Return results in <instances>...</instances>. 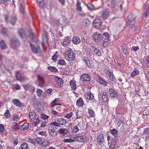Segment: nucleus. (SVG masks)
I'll return each mask as SVG.
<instances>
[{"instance_id": "1", "label": "nucleus", "mask_w": 149, "mask_h": 149, "mask_svg": "<svg viewBox=\"0 0 149 149\" xmlns=\"http://www.w3.org/2000/svg\"><path fill=\"white\" fill-rule=\"evenodd\" d=\"M57 129L53 125H51L49 127L48 131L50 134L52 136H55L57 135V132L56 131Z\"/></svg>"}, {"instance_id": "2", "label": "nucleus", "mask_w": 149, "mask_h": 149, "mask_svg": "<svg viewBox=\"0 0 149 149\" xmlns=\"http://www.w3.org/2000/svg\"><path fill=\"white\" fill-rule=\"evenodd\" d=\"M108 92L111 98H114L118 97V92L115 89L110 88L109 89Z\"/></svg>"}, {"instance_id": "3", "label": "nucleus", "mask_w": 149, "mask_h": 149, "mask_svg": "<svg viewBox=\"0 0 149 149\" xmlns=\"http://www.w3.org/2000/svg\"><path fill=\"white\" fill-rule=\"evenodd\" d=\"M93 38L96 42H98L103 40V38L102 35L99 33H96L93 36Z\"/></svg>"}, {"instance_id": "4", "label": "nucleus", "mask_w": 149, "mask_h": 149, "mask_svg": "<svg viewBox=\"0 0 149 149\" xmlns=\"http://www.w3.org/2000/svg\"><path fill=\"white\" fill-rule=\"evenodd\" d=\"M80 79L82 81H89L91 80V77L88 74H84L80 77Z\"/></svg>"}, {"instance_id": "5", "label": "nucleus", "mask_w": 149, "mask_h": 149, "mask_svg": "<svg viewBox=\"0 0 149 149\" xmlns=\"http://www.w3.org/2000/svg\"><path fill=\"white\" fill-rule=\"evenodd\" d=\"M102 25L101 21L99 19H95L93 22V25L96 29H99Z\"/></svg>"}, {"instance_id": "6", "label": "nucleus", "mask_w": 149, "mask_h": 149, "mask_svg": "<svg viewBox=\"0 0 149 149\" xmlns=\"http://www.w3.org/2000/svg\"><path fill=\"white\" fill-rule=\"evenodd\" d=\"M97 144L99 145L102 144L104 141V135L103 134H100L97 138Z\"/></svg>"}, {"instance_id": "7", "label": "nucleus", "mask_w": 149, "mask_h": 149, "mask_svg": "<svg viewBox=\"0 0 149 149\" xmlns=\"http://www.w3.org/2000/svg\"><path fill=\"white\" fill-rule=\"evenodd\" d=\"M87 138V137L86 136H82L74 137L73 139L77 141L82 142L85 141Z\"/></svg>"}, {"instance_id": "8", "label": "nucleus", "mask_w": 149, "mask_h": 149, "mask_svg": "<svg viewBox=\"0 0 149 149\" xmlns=\"http://www.w3.org/2000/svg\"><path fill=\"white\" fill-rule=\"evenodd\" d=\"M118 131L115 128L111 130L110 133L114 137L113 139H118L119 136L118 134Z\"/></svg>"}, {"instance_id": "9", "label": "nucleus", "mask_w": 149, "mask_h": 149, "mask_svg": "<svg viewBox=\"0 0 149 149\" xmlns=\"http://www.w3.org/2000/svg\"><path fill=\"white\" fill-rule=\"evenodd\" d=\"M67 56L69 60L73 61L75 59V53L71 51H69V53L68 54Z\"/></svg>"}, {"instance_id": "10", "label": "nucleus", "mask_w": 149, "mask_h": 149, "mask_svg": "<svg viewBox=\"0 0 149 149\" xmlns=\"http://www.w3.org/2000/svg\"><path fill=\"white\" fill-rule=\"evenodd\" d=\"M91 47L92 49H91L90 50L92 49L91 51H93V54L99 56H100L101 55V52L99 49L92 46H91Z\"/></svg>"}, {"instance_id": "11", "label": "nucleus", "mask_w": 149, "mask_h": 149, "mask_svg": "<svg viewBox=\"0 0 149 149\" xmlns=\"http://www.w3.org/2000/svg\"><path fill=\"white\" fill-rule=\"evenodd\" d=\"M71 40L69 37L67 36L65 38L62 43V45L65 46L69 45L70 43Z\"/></svg>"}, {"instance_id": "12", "label": "nucleus", "mask_w": 149, "mask_h": 149, "mask_svg": "<svg viewBox=\"0 0 149 149\" xmlns=\"http://www.w3.org/2000/svg\"><path fill=\"white\" fill-rule=\"evenodd\" d=\"M30 46L31 51L33 53L35 54L37 53L38 51L40 50V48L39 47H36L31 43L30 44Z\"/></svg>"}, {"instance_id": "13", "label": "nucleus", "mask_w": 149, "mask_h": 149, "mask_svg": "<svg viewBox=\"0 0 149 149\" xmlns=\"http://www.w3.org/2000/svg\"><path fill=\"white\" fill-rule=\"evenodd\" d=\"M15 77L19 81H24L25 80V78L24 77L21 76V74L19 71L16 72Z\"/></svg>"}, {"instance_id": "14", "label": "nucleus", "mask_w": 149, "mask_h": 149, "mask_svg": "<svg viewBox=\"0 0 149 149\" xmlns=\"http://www.w3.org/2000/svg\"><path fill=\"white\" fill-rule=\"evenodd\" d=\"M106 73L107 74H109V79L111 81H114L115 82L116 81L113 73L110 71L109 70H108Z\"/></svg>"}, {"instance_id": "15", "label": "nucleus", "mask_w": 149, "mask_h": 149, "mask_svg": "<svg viewBox=\"0 0 149 149\" xmlns=\"http://www.w3.org/2000/svg\"><path fill=\"white\" fill-rule=\"evenodd\" d=\"M38 79L39 86L41 87H42L45 83L44 78L40 76H38Z\"/></svg>"}, {"instance_id": "16", "label": "nucleus", "mask_w": 149, "mask_h": 149, "mask_svg": "<svg viewBox=\"0 0 149 149\" xmlns=\"http://www.w3.org/2000/svg\"><path fill=\"white\" fill-rule=\"evenodd\" d=\"M35 140H36V141L39 144L42 143V145L44 146H47V145H49L50 143L49 142V141H47L46 142V144L44 142H43L42 143L41 139L40 138L38 137Z\"/></svg>"}, {"instance_id": "17", "label": "nucleus", "mask_w": 149, "mask_h": 149, "mask_svg": "<svg viewBox=\"0 0 149 149\" xmlns=\"http://www.w3.org/2000/svg\"><path fill=\"white\" fill-rule=\"evenodd\" d=\"M55 121H57L58 124L59 125H65L66 122V120L63 118H59L56 119L55 120Z\"/></svg>"}, {"instance_id": "18", "label": "nucleus", "mask_w": 149, "mask_h": 149, "mask_svg": "<svg viewBox=\"0 0 149 149\" xmlns=\"http://www.w3.org/2000/svg\"><path fill=\"white\" fill-rule=\"evenodd\" d=\"M55 79L57 84L60 86H62L63 85V79L62 78L58 77H55Z\"/></svg>"}, {"instance_id": "19", "label": "nucleus", "mask_w": 149, "mask_h": 149, "mask_svg": "<svg viewBox=\"0 0 149 149\" xmlns=\"http://www.w3.org/2000/svg\"><path fill=\"white\" fill-rule=\"evenodd\" d=\"M36 113L34 111H30L29 113V117L31 121H34L36 118Z\"/></svg>"}, {"instance_id": "20", "label": "nucleus", "mask_w": 149, "mask_h": 149, "mask_svg": "<svg viewBox=\"0 0 149 149\" xmlns=\"http://www.w3.org/2000/svg\"><path fill=\"white\" fill-rule=\"evenodd\" d=\"M118 139L116 140L115 139H113L112 140L111 142V144L109 146L110 149H113L115 148V146L116 144Z\"/></svg>"}, {"instance_id": "21", "label": "nucleus", "mask_w": 149, "mask_h": 149, "mask_svg": "<svg viewBox=\"0 0 149 149\" xmlns=\"http://www.w3.org/2000/svg\"><path fill=\"white\" fill-rule=\"evenodd\" d=\"M91 23L90 21L87 18H85L83 20V24L86 27L90 25Z\"/></svg>"}, {"instance_id": "22", "label": "nucleus", "mask_w": 149, "mask_h": 149, "mask_svg": "<svg viewBox=\"0 0 149 149\" xmlns=\"http://www.w3.org/2000/svg\"><path fill=\"white\" fill-rule=\"evenodd\" d=\"M85 97L88 99H93L94 98V96L90 91L87 92L85 95Z\"/></svg>"}, {"instance_id": "23", "label": "nucleus", "mask_w": 149, "mask_h": 149, "mask_svg": "<svg viewBox=\"0 0 149 149\" xmlns=\"http://www.w3.org/2000/svg\"><path fill=\"white\" fill-rule=\"evenodd\" d=\"M13 103L16 107H20L22 106V103L19 100L16 99H15L13 100Z\"/></svg>"}, {"instance_id": "24", "label": "nucleus", "mask_w": 149, "mask_h": 149, "mask_svg": "<svg viewBox=\"0 0 149 149\" xmlns=\"http://www.w3.org/2000/svg\"><path fill=\"white\" fill-rule=\"evenodd\" d=\"M84 104V102L81 98H79L77 101L76 104L78 107H82Z\"/></svg>"}, {"instance_id": "25", "label": "nucleus", "mask_w": 149, "mask_h": 149, "mask_svg": "<svg viewBox=\"0 0 149 149\" xmlns=\"http://www.w3.org/2000/svg\"><path fill=\"white\" fill-rule=\"evenodd\" d=\"M0 47L1 49H5L7 48V46L3 40L0 42Z\"/></svg>"}, {"instance_id": "26", "label": "nucleus", "mask_w": 149, "mask_h": 149, "mask_svg": "<svg viewBox=\"0 0 149 149\" xmlns=\"http://www.w3.org/2000/svg\"><path fill=\"white\" fill-rule=\"evenodd\" d=\"M116 6V0H111V1L110 5H108V6H110L112 8H115Z\"/></svg>"}, {"instance_id": "27", "label": "nucleus", "mask_w": 149, "mask_h": 149, "mask_svg": "<svg viewBox=\"0 0 149 149\" xmlns=\"http://www.w3.org/2000/svg\"><path fill=\"white\" fill-rule=\"evenodd\" d=\"M11 42L13 44L16 46H18L19 45V43L17 38L16 37H14L12 39Z\"/></svg>"}, {"instance_id": "28", "label": "nucleus", "mask_w": 149, "mask_h": 149, "mask_svg": "<svg viewBox=\"0 0 149 149\" xmlns=\"http://www.w3.org/2000/svg\"><path fill=\"white\" fill-rule=\"evenodd\" d=\"M73 42L75 44H79L81 42L79 38L78 37H74L72 40Z\"/></svg>"}, {"instance_id": "29", "label": "nucleus", "mask_w": 149, "mask_h": 149, "mask_svg": "<svg viewBox=\"0 0 149 149\" xmlns=\"http://www.w3.org/2000/svg\"><path fill=\"white\" fill-rule=\"evenodd\" d=\"M108 96V95L106 92H104L102 93V100L103 102H106L107 101Z\"/></svg>"}, {"instance_id": "30", "label": "nucleus", "mask_w": 149, "mask_h": 149, "mask_svg": "<svg viewBox=\"0 0 149 149\" xmlns=\"http://www.w3.org/2000/svg\"><path fill=\"white\" fill-rule=\"evenodd\" d=\"M29 127V124L28 123H24L21 125V130L23 131H25Z\"/></svg>"}, {"instance_id": "31", "label": "nucleus", "mask_w": 149, "mask_h": 149, "mask_svg": "<svg viewBox=\"0 0 149 149\" xmlns=\"http://www.w3.org/2000/svg\"><path fill=\"white\" fill-rule=\"evenodd\" d=\"M88 112L89 116L91 117H94L95 116V112L92 109H88Z\"/></svg>"}, {"instance_id": "32", "label": "nucleus", "mask_w": 149, "mask_h": 149, "mask_svg": "<svg viewBox=\"0 0 149 149\" xmlns=\"http://www.w3.org/2000/svg\"><path fill=\"white\" fill-rule=\"evenodd\" d=\"M99 80L100 81V84L104 85L105 86H107V83L106 81H105L100 76H98Z\"/></svg>"}, {"instance_id": "33", "label": "nucleus", "mask_w": 149, "mask_h": 149, "mask_svg": "<svg viewBox=\"0 0 149 149\" xmlns=\"http://www.w3.org/2000/svg\"><path fill=\"white\" fill-rule=\"evenodd\" d=\"M70 83L72 90H75L76 87V84L75 82L74 81L71 80Z\"/></svg>"}, {"instance_id": "34", "label": "nucleus", "mask_w": 149, "mask_h": 149, "mask_svg": "<svg viewBox=\"0 0 149 149\" xmlns=\"http://www.w3.org/2000/svg\"><path fill=\"white\" fill-rule=\"evenodd\" d=\"M18 33L20 36L22 38L25 36L24 31L22 29H20L19 30Z\"/></svg>"}, {"instance_id": "35", "label": "nucleus", "mask_w": 149, "mask_h": 149, "mask_svg": "<svg viewBox=\"0 0 149 149\" xmlns=\"http://www.w3.org/2000/svg\"><path fill=\"white\" fill-rule=\"evenodd\" d=\"M13 143V144L16 145L18 143V138L17 137L13 136L12 138Z\"/></svg>"}, {"instance_id": "36", "label": "nucleus", "mask_w": 149, "mask_h": 149, "mask_svg": "<svg viewBox=\"0 0 149 149\" xmlns=\"http://www.w3.org/2000/svg\"><path fill=\"white\" fill-rule=\"evenodd\" d=\"M28 146L27 143H23L20 146L19 149H28Z\"/></svg>"}, {"instance_id": "37", "label": "nucleus", "mask_w": 149, "mask_h": 149, "mask_svg": "<svg viewBox=\"0 0 149 149\" xmlns=\"http://www.w3.org/2000/svg\"><path fill=\"white\" fill-rule=\"evenodd\" d=\"M76 10L79 12L82 11V8L81 6V3L78 1L77 2L76 5Z\"/></svg>"}, {"instance_id": "38", "label": "nucleus", "mask_w": 149, "mask_h": 149, "mask_svg": "<svg viewBox=\"0 0 149 149\" xmlns=\"http://www.w3.org/2000/svg\"><path fill=\"white\" fill-rule=\"evenodd\" d=\"M12 128L14 130H17L20 129V127L17 123H14L12 126Z\"/></svg>"}, {"instance_id": "39", "label": "nucleus", "mask_w": 149, "mask_h": 149, "mask_svg": "<svg viewBox=\"0 0 149 149\" xmlns=\"http://www.w3.org/2000/svg\"><path fill=\"white\" fill-rule=\"evenodd\" d=\"M145 8L146 9V12L145 13V16L146 17L149 14V4H146L145 6Z\"/></svg>"}, {"instance_id": "40", "label": "nucleus", "mask_w": 149, "mask_h": 149, "mask_svg": "<svg viewBox=\"0 0 149 149\" xmlns=\"http://www.w3.org/2000/svg\"><path fill=\"white\" fill-rule=\"evenodd\" d=\"M48 69L50 71L55 72H58L57 69L54 67L49 66L48 67Z\"/></svg>"}, {"instance_id": "41", "label": "nucleus", "mask_w": 149, "mask_h": 149, "mask_svg": "<svg viewBox=\"0 0 149 149\" xmlns=\"http://www.w3.org/2000/svg\"><path fill=\"white\" fill-rule=\"evenodd\" d=\"M109 40L108 38H105L104 40L103 45L104 47L107 46L109 43Z\"/></svg>"}, {"instance_id": "42", "label": "nucleus", "mask_w": 149, "mask_h": 149, "mask_svg": "<svg viewBox=\"0 0 149 149\" xmlns=\"http://www.w3.org/2000/svg\"><path fill=\"white\" fill-rule=\"evenodd\" d=\"M139 73V71L136 69L135 70H134L131 73V76L132 77L134 78L135 75L138 74Z\"/></svg>"}, {"instance_id": "43", "label": "nucleus", "mask_w": 149, "mask_h": 149, "mask_svg": "<svg viewBox=\"0 0 149 149\" xmlns=\"http://www.w3.org/2000/svg\"><path fill=\"white\" fill-rule=\"evenodd\" d=\"M109 13L107 11H105L103 12L102 15V16L104 19H107L109 16Z\"/></svg>"}, {"instance_id": "44", "label": "nucleus", "mask_w": 149, "mask_h": 149, "mask_svg": "<svg viewBox=\"0 0 149 149\" xmlns=\"http://www.w3.org/2000/svg\"><path fill=\"white\" fill-rule=\"evenodd\" d=\"M59 132L61 133V134H63L64 135L66 134L67 133V131L65 129H61L59 130Z\"/></svg>"}, {"instance_id": "45", "label": "nucleus", "mask_w": 149, "mask_h": 149, "mask_svg": "<svg viewBox=\"0 0 149 149\" xmlns=\"http://www.w3.org/2000/svg\"><path fill=\"white\" fill-rule=\"evenodd\" d=\"M128 18L129 21H132L135 19V17L134 15L130 14L128 16Z\"/></svg>"}, {"instance_id": "46", "label": "nucleus", "mask_w": 149, "mask_h": 149, "mask_svg": "<svg viewBox=\"0 0 149 149\" xmlns=\"http://www.w3.org/2000/svg\"><path fill=\"white\" fill-rule=\"evenodd\" d=\"M36 92L38 96L40 97L43 91L40 89H38Z\"/></svg>"}, {"instance_id": "47", "label": "nucleus", "mask_w": 149, "mask_h": 149, "mask_svg": "<svg viewBox=\"0 0 149 149\" xmlns=\"http://www.w3.org/2000/svg\"><path fill=\"white\" fill-rule=\"evenodd\" d=\"M84 61L87 66H88V67H91V63L89 60L88 59H85L84 60Z\"/></svg>"}, {"instance_id": "48", "label": "nucleus", "mask_w": 149, "mask_h": 149, "mask_svg": "<svg viewBox=\"0 0 149 149\" xmlns=\"http://www.w3.org/2000/svg\"><path fill=\"white\" fill-rule=\"evenodd\" d=\"M63 142L65 143H72L74 141V140L71 139H65L63 141Z\"/></svg>"}, {"instance_id": "49", "label": "nucleus", "mask_w": 149, "mask_h": 149, "mask_svg": "<svg viewBox=\"0 0 149 149\" xmlns=\"http://www.w3.org/2000/svg\"><path fill=\"white\" fill-rule=\"evenodd\" d=\"M16 20L17 19L15 17H12L10 19V22L12 24L14 25Z\"/></svg>"}, {"instance_id": "50", "label": "nucleus", "mask_w": 149, "mask_h": 149, "mask_svg": "<svg viewBox=\"0 0 149 149\" xmlns=\"http://www.w3.org/2000/svg\"><path fill=\"white\" fill-rule=\"evenodd\" d=\"M132 21H129L128 20L127 22V26L132 28H133L134 25L132 23Z\"/></svg>"}, {"instance_id": "51", "label": "nucleus", "mask_w": 149, "mask_h": 149, "mask_svg": "<svg viewBox=\"0 0 149 149\" xmlns=\"http://www.w3.org/2000/svg\"><path fill=\"white\" fill-rule=\"evenodd\" d=\"M144 134L148 135L149 134V128H145L144 129L143 132Z\"/></svg>"}, {"instance_id": "52", "label": "nucleus", "mask_w": 149, "mask_h": 149, "mask_svg": "<svg viewBox=\"0 0 149 149\" xmlns=\"http://www.w3.org/2000/svg\"><path fill=\"white\" fill-rule=\"evenodd\" d=\"M58 99L57 100V99H55L53 101L51 102V104L52 105V106H55L57 104H56V103L58 102Z\"/></svg>"}, {"instance_id": "53", "label": "nucleus", "mask_w": 149, "mask_h": 149, "mask_svg": "<svg viewBox=\"0 0 149 149\" xmlns=\"http://www.w3.org/2000/svg\"><path fill=\"white\" fill-rule=\"evenodd\" d=\"M87 6L88 8L90 10H93L94 9V6L91 3L88 4Z\"/></svg>"}, {"instance_id": "54", "label": "nucleus", "mask_w": 149, "mask_h": 149, "mask_svg": "<svg viewBox=\"0 0 149 149\" xmlns=\"http://www.w3.org/2000/svg\"><path fill=\"white\" fill-rule=\"evenodd\" d=\"M4 114L7 118H9L10 116V114L8 110L7 109L6 110Z\"/></svg>"}, {"instance_id": "55", "label": "nucleus", "mask_w": 149, "mask_h": 149, "mask_svg": "<svg viewBox=\"0 0 149 149\" xmlns=\"http://www.w3.org/2000/svg\"><path fill=\"white\" fill-rule=\"evenodd\" d=\"M79 131V129L78 127L77 126H74L73 129V131L75 133Z\"/></svg>"}, {"instance_id": "56", "label": "nucleus", "mask_w": 149, "mask_h": 149, "mask_svg": "<svg viewBox=\"0 0 149 149\" xmlns=\"http://www.w3.org/2000/svg\"><path fill=\"white\" fill-rule=\"evenodd\" d=\"M41 118L44 120H45L49 118V116H47L44 113L41 114Z\"/></svg>"}, {"instance_id": "57", "label": "nucleus", "mask_w": 149, "mask_h": 149, "mask_svg": "<svg viewBox=\"0 0 149 149\" xmlns=\"http://www.w3.org/2000/svg\"><path fill=\"white\" fill-rule=\"evenodd\" d=\"M72 112H70L66 114L65 117L68 118H70L72 116Z\"/></svg>"}, {"instance_id": "58", "label": "nucleus", "mask_w": 149, "mask_h": 149, "mask_svg": "<svg viewBox=\"0 0 149 149\" xmlns=\"http://www.w3.org/2000/svg\"><path fill=\"white\" fill-rule=\"evenodd\" d=\"M38 3L40 5V7H42L43 6V0H37Z\"/></svg>"}, {"instance_id": "59", "label": "nucleus", "mask_w": 149, "mask_h": 149, "mask_svg": "<svg viewBox=\"0 0 149 149\" xmlns=\"http://www.w3.org/2000/svg\"><path fill=\"white\" fill-rule=\"evenodd\" d=\"M5 128L3 125L2 124H0V132H3Z\"/></svg>"}, {"instance_id": "60", "label": "nucleus", "mask_w": 149, "mask_h": 149, "mask_svg": "<svg viewBox=\"0 0 149 149\" xmlns=\"http://www.w3.org/2000/svg\"><path fill=\"white\" fill-rule=\"evenodd\" d=\"M14 88L17 90H18L20 89V86L17 84H14L13 85Z\"/></svg>"}, {"instance_id": "61", "label": "nucleus", "mask_w": 149, "mask_h": 149, "mask_svg": "<svg viewBox=\"0 0 149 149\" xmlns=\"http://www.w3.org/2000/svg\"><path fill=\"white\" fill-rule=\"evenodd\" d=\"M122 49L123 53L125 54H127V48L125 47H124L123 46Z\"/></svg>"}, {"instance_id": "62", "label": "nucleus", "mask_w": 149, "mask_h": 149, "mask_svg": "<svg viewBox=\"0 0 149 149\" xmlns=\"http://www.w3.org/2000/svg\"><path fill=\"white\" fill-rule=\"evenodd\" d=\"M139 49V47L137 46H133L132 48V49L135 51H136Z\"/></svg>"}, {"instance_id": "63", "label": "nucleus", "mask_w": 149, "mask_h": 149, "mask_svg": "<svg viewBox=\"0 0 149 149\" xmlns=\"http://www.w3.org/2000/svg\"><path fill=\"white\" fill-rule=\"evenodd\" d=\"M57 55L54 54L52 57V59L54 61L56 62L57 61Z\"/></svg>"}, {"instance_id": "64", "label": "nucleus", "mask_w": 149, "mask_h": 149, "mask_svg": "<svg viewBox=\"0 0 149 149\" xmlns=\"http://www.w3.org/2000/svg\"><path fill=\"white\" fill-rule=\"evenodd\" d=\"M59 64L61 65H65V62L64 60H61L59 61Z\"/></svg>"}]
</instances>
